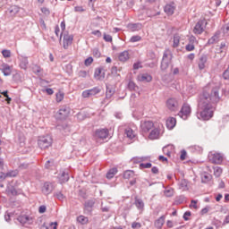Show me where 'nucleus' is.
<instances>
[{
	"mask_svg": "<svg viewBox=\"0 0 229 229\" xmlns=\"http://www.w3.org/2000/svg\"><path fill=\"white\" fill-rule=\"evenodd\" d=\"M221 84H209L200 94L198 102L197 117L202 121H209L214 117V103L221 100Z\"/></svg>",
	"mask_w": 229,
	"mask_h": 229,
	"instance_id": "1",
	"label": "nucleus"
},
{
	"mask_svg": "<svg viewBox=\"0 0 229 229\" xmlns=\"http://www.w3.org/2000/svg\"><path fill=\"white\" fill-rule=\"evenodd\" d=\"M191 106L189 104H183L178 115L179 117H181V119H183V121H187V119L191 117Z\"/></svg>",
	"mask_w": 229,
	"mask_h": 229,
	"instance_id": "2",
	"label": "nucleus"
},
{
	"mask_svg": "<svg viewBox=\"0 0 229 229\" xmlns=\"http://www.w3.org/2000/svg\"><path fill=\"white\" fill-rule=\"evenodd\" d=\"M70 114H71V108H69L68 106H64L57 112L56 119H59V121H64V119H67V117H69Z\"/></svg>",
	"mask_w": 229,
	"mask_h": 229,
	"instance_id": "3",
	"label": "nucleus"
},
{
	"mask_svg": "<svg viewBox=\"0 0 229 229\" xmlns=\"http://www.w3.org/2000/svg\"><path fill=\"white\" fill-rule=\"evenodd\" d=\"M208 158L212 164L216 165H221L224 161V156L220 153H210Z\"/></svg>",
	"mask_w": 229,
	"mask_h": 229,
	"instance_id": "4",
	"label": "nucleus"
},
{
	"mask_svg": "<svg viewBox=\"0 0 229 229\" xmlns=\"http://www.w3.org/2000/svg\"><path fill=\"white\" fill-rule=\"evenodd\" d=\"M72 40H74V36H72V34L64 33L63 38L64 49H69V47L72 46Z\"/></svg>",
	"mask_w": 229,
	"mask_h": 229,
	"instance_id": "5",
	"label": "nucleus"
},
{
	"mask_svg": "<svg viewBox=\"0 0 229 229\" xmlns=\"http://www.w3.org/2000/svg\"><path fill=\"white\" fill-rule=\"evenodd\" d=\"M99 92H101V89H99L98 87H95L91 89H86L84 91H82V98H92V96H96L98 94H99Z\"/></svg>",
	"mask_w": 229,
	"mask_h": 229,
	"instance_id": "6",
	"label": "nucleus"
},
{
	"mask_svg": "<svg viewBox=\"0 0 229 229\" xmlns=\"http://www.w3.org/2000/svg\"><path fill=\"white\" fill-rule=\"evenodd\" d=\"M178 100H176V98H168L166 100V108H168V110H170L171 112H176V110H178Z\"/></svg>",
	"mask_w": 229,
	"mask_h": 229,
	"instance_id": "7",
	"label": "nucleus"
},
{
	"mask_svg": "<svg viewBox=\"0 0 229 229\" xmlns=\"http://www.w3.org/2000/svg\"><path fill=\"white\" fill-rule=\"evenodd\" d=\"M95 135L98 139L105 140L106 139H108L110 131H108V129H98L96 131Z\"/></svg>",
	"mask_w": 229,
	"mask_h": 229,
	"instance_id": "8",
	"label": "nucleus"
},
{
	"mask_svg": "<svg viewBox=\"0 0 229 229\" xmlns=\"http://www.w3.org/2000/svg\"><path fill=\"white\" fill-rule=\"evenodd\" d=\"M205 31V21H199L194 29H193V33L195 35H201Z\"/></svg>",
	"mask_w": 229,
	"mask_h": 229,
	"instance_id": "9",
	"label": "nucleus"
},
{
	"mask_svg": "<svg viewBox=\"0 0 229 229\" xmlns=\"http://www.w3.org/2000/svg\"><path fill=\"white\" fill-rule=\"evenodd\" d=\"M125 135L127 139H129L132 142H135V140H137V131L131 127H127L125 129Z\"/></svg>",
	"mask_w": 229,
	"mask_h": 229,
	"instance_id": "10",
	"label": "nucleus"
},
{
	"mask_svg": "<svg viewBox=\"0 0 229 229\" xmlns=\"http://www.w3.org/2000/svg\"><path fill=\"white\" fill-rule=\"evenodd\" d=\"M153 126H155V123L149 120L143 121L140 123L141 131H143V133H148V131H149Z\"/></svg>",
	"mask_w": 229,
	"mask_h": 229,
	"instance_id": "11",
	"label": "nucleus"
},
{
	"mask_svg": "<svg viewBox=\"0 0 229 229\" xmlns=\"http://www.w3.org/2000/svg\"><path fill=\"white\" fill-rule=\"evenodd\" d=\"M18 60L20 62L21 69H23V71H26V69H28V65L30 64V62L28 61V56L19 55H18Z\"/></svg>",
	"mask_w": 229,
	"mask_h": 229,
	"instance_id": "12",
	"label": "nucleus"
},
{
	"mask_svg": "<svg viewBox=\"0 0 229 229\" xmlns=\"http://www.w3.org/2000/svg\"><path fill=\"white\" fill-rule=\"evenodd\" d=\"M174 10H176V4L170 3L165 5L164 12L166 15H173L174 13Z\"/></svg>",
	"mask_w": 229,
	"mask_h": 229,
	"instance_id": "13",
	"label": "nucleus"
},
{
	"mask_svg": "<svg viewBox=\"0 0 229 229\" xmlns=\"http://www.w3.org/2000/svg\"><path fill=\"white\" fill-rule=\"evenodd\" d=\"M38 144H53V137L51 135L39 136L38 138Z\"/></svg>",
	"mask_w": 229,
	"mask_h": 229,
	"instance_id": "14",
	"label": "nucleus"
},
{
	"mask_svg": "<svg viewBox=\"0 0 229 229\" xmlns=\"http://www.w3.org/2000/svg\"><path fill=\"white\" fill-rule=\"evenodd\" d=\"M208 60V55H200L198 62L199 71H203V69H205Z\"/></svg>",
	"mask_w": 229,
	"mask_h": 229,
	"instance_id": "15",
	"label": "nucleus"
},
{
	"mask_svg": "<svg viewBox=\"0 0 229 229\" xmlns=\"http://www.w3.org/2000/svg\"><path fill=\"white\" fill-rule=\"evenodd\" d=\"M0 71H2L4 76H10L12 74V67L8 64H2L0 65Z\"/></svg>",
	"mask_w": 229,
	"mask_h": 229,
	"instance_id": "16",
	"label": "nucleus"
},
{
	"mask_svg": "<svg viewBox=\"0 0 229 229\" xmlns=\"http://www.w3.org/2000/svg\"><path fill=\"white\" fill-rule=\"evenodd\" d=\"M54 190V186L52 183L50 182H46L45 184H43L42 186V193L45 195H49L51 194V192Z\"/></svg>",
	"mask_w": 229,
	"mask_h": 229,
	"instance_id": "17",
	"label": "nucleus"
},
{
	"mask_svg": "<svg viewBox=\"0 0 229 229\" xmlns=\"http://www.w3.org/2000/svg\"><path fill=\"white\" fill-rule=\"evenodd\" d=\"M127 29L129 31H131V32L140 31V30H142V24L141 23H129L127 25Z\"/></svg>",
	"mask_w": 229,
	"mask_h": 229,
	"instance_id": "18",
	"label": "nucleus"
},
{
	"mask_svg": "<svg viewBox=\"0 0 229 229\" xmlns=\"http://www.w3.org/2000/svg\"><path fill=\"white\" fill-rule=\"evenodd\" d=\"M165 126L167 130H173L176 126V118L169 117L166 119Z\"/></svg>",
	"mask_w": 229,
	"mask_h": 229,
	"instance_id": "19",
	"label": "nucleus"
},
{
	"mask_svg": "<svg viewBox=\"0 0 229 229\" xmlns=\"http://www.w3.org/2000/svg\"><path fill=\"white\" fill-rule=\"evenodd\" d=\"M148 139H150V140H157V139H160V131L157 128L153 129L148 135Z\"/></svg>",
	"mask_w": 229,
	"mask_h": 229,
	"instance_id": "20",
	"label": "nucleus"
},
{
	"mask_svg": "<svg viewBox=\"0 0 229 229\" xmlns=\"http://www.w3.org/2000/svg\"><path fill=\"white\" fill-rule=\"evenodd\" d=\"M165 216H161L158 219L154 222V226L157 229H162L165 224Z\"/></svg>",
	"mask_w": 229,
	"mask_h": 229,
	"instance_id": "21",
	"label": "nucleus"
},
{
	"mask_svg": "<svg viewBox=\"0 0 229 229\" xmlns=\"http://www.w3.org/2000/svg\"><path fill=\"white\" fill-rule=\"evenodd\" d=\"M118 60L120 62H128L130 60V53L127 50L121 52L118 55Z\"/></svg>",
	"mask_w": 229,
	"mask_h": 229,
	"instance_id": "22",
	"label": "nucleus"
},
{
	"mask_svg": "<svg viewBox=\"0 0 229 229\" xmlns=\"http://www.w3.org/2000/svg\"><path fill=\"white\" fill-rule=\"evenodd\" d=\"M151 80H153V77H151V75L148 74V73H143L138 76V81H145L147 83H149V81H151Z\"/></svg>",
	"mask_w": 229,
	"mask_h": 229,
	"instance_id": "23",
	"label": "nucleus"
},
{
	"mask_svg": "<svg viewBox=\"0 0 229 229\" xmlns=\"http://www.w3.org/2000/svg\"><path fill=\"white\" fill-rule=\"evenodd\" d=\"M172 59H173V54L171 53V50H169V49L165 50V52L163 54L162 61L171 63Z\"/></svg>",
	"mask_w": 229,
	"mask_h": 229,
	"instance_id": "24",
	"label": "nucleus"
},
{
	"mask_svg": "<svg viewBox=\"0 0 229 229\" xmlns=\"http://www.w3.org/2000/svg\"><path fill=\"white\" fill-rule=\"evenodd\" d=\"M19 222L25 225V224H31L32 223V218H30L28 216H22L19 217Z\"/></svg>",
	"mask_w": 229,
	"mask_h": 229,
	"instance_id": "25",
	"label": "nucleus"
},
{
	"mask_svg": "<svg viewBox=\"0 0 229 229\" xmlns=\"http://www.w3.org/2000/svg\"><path fill=\"white\" fill-rule=\"evenodd\" d=\"M4 178H15L17 175H19V171L18 170H13L10 171L7 174H3Z\"/></svg>",
	"mask_w": 229,
	"mask_h": 229,
	"instance_id": "26",
	"label": "nucleus"
},
{
	"mask_svg": "<svg viewBox=\"0 0 229 229\" xmlns=\"http://www.w3.org/2000/svg\"><path fill=\"white\" fill-rule=\"evenodd\" d=\"M115 93V89H114L111 86H106V98L110 99L112 95Z\"/></svg>",
	"mask_w": 229,
	"mask_h": 229,
	"instance_id": "27",
	"label": "nucleus"
},
{
	"mask_svg": "<svg viewBox=\"0 0 229 229\" xmlns=\"http://www.w3.org/2000/svg\"><path fill=\"white\" fill-rule=\"evenodd\" d=\"M117 172H118V170H117L116 167H114V168L110 169V170L107 172V174H106V178H107V179H112V178H114V177L116 175Z\"/></svg>",
	"mask_w": 229,
	"mask_h": 229,
	"instance_id": "28",
	"label": "nucleus"
},
{
	"mask_svg": "<svg viewBox=\"0 0 229 229\" xmlns=\"http://www.w3.org/2000/svg\"><path fill=\"white\" fill-rule=\"evenodd\" d=\"M213 173L216 178H219L223 174V168L220 166H215L213 167Z\"/></svg>",
	"mask_w": 229,
	"mask_h": 229,
	"instance_id": "29",
	"label": "nucleus"
},
{
	"mask_svg": "<svg viewBox=\"0 0 229 229\" xmlns=\"http://www.w3.org/2000/svg\"><path fill=\"white\" fill-rule=\"evenodd\" d=\"M61 183H65L69 181V174L66 172H62L60 175Z\"/></svg>",
	"mask_w": 229,
	"mask_h": 229,
	"instance_id": "30",
	"label": "nucleus"
},
{
	"mask_svg": "<svg viewBox=\"0 0 229 229\" xmlns=\"http://www.w3.org/2000/svg\"><path fill=\"white\" fill-rule=\"evenodd\" d=\"M128 89H129V90H131V91H134V92H137L138 90H139V86H137L136 84H135V82H133V81H129V83H128Z\"/></svg>",
	"mask_w": 229,
	"mask_h": 229,
	"instance_id": "31",
	"label": "nucleus"
},
{
	"mask_svg": "<svg viewBox=\"0 0 229 229\" xmlns=\"http://www.w3.org/2000/svg\"><path fill=\"white\" fill-rule=\"evenodd\" d=\"M8 12L11 15H15L16 13H19V7L17 5H12Z\"/></svg>",
	"mask_w": 229,
	"mask_h": 229,
	"instance_id": "32",
	"label": "nucleus"
},
{
	"mask_svg": "<svg viewBox=\"0 0 229 229\" xmlns=\"http://www.w3.org/2000/svg\"><path fill=\"white\" fill-rule=\"evenodd\" d=\"M77 221H78V223L86 225L89 223V218L81 215V216H78Z\"/></svg>",
	"mask_w": 229,
	"mask_h": 229,
	"instance_id": "33",
	"label": "nucleus"
},
{
	"mask_svg": "<svg viewBox=\"0 0 229 229\" xmlns=\"http://www.w3.org/2000/svg\"><path fill=\"white\" fill-rule=\"evenodd\" d=\"M180 35L175 34L174 36V43H173V47H178L180 46Z\"/></svg>",
	"mask_w": 229,
	"mask_h": 229,
	"instance_id": "34",
	"label": "nucleus"
},
{
	"mask_svg": "<svg viewBox=\"0 0 229 229\" xmlns=\"http://www.w3.org/2000/svg\"><path fill=\"white\" fill-rule=\"evenodd\" d=\"M133 176H134V172L131 170H128L123 173L124 179H131V178H133Z\"/></svg>",
	"mask_w": 229,
	"mask_h": 229,
	"instance_id": "35",
	"label": "nucleus"
},
{
	"mask_svg": "<svg viewBox=\"0 0 229 229\" xmlns=\"http://www.w3.org/2000/svg\"><path fill=\"white\" fill-rule=\"evenodd\" d=\"M135 206L138 209H143L144 203H143L142 199H135Z\"/></svg>",
	"mask_w": 229,
	"mask_h": 229,
	"instance_id": "36",
	"label": "nucleus"
},
{
	"mask_svg": "<svg viewBox=\"0 0 229 229\" xmlns=\"http://www.w3.org/2000/svg\"><path fill=\"white\" fill-rule=\"evenodd\" d=\"M2 55H3L4 58H10V56H12V51H10L8 49H4V50H2Z\"/></svg>",
	"mask_w": 229,
	"mask_h": 229,
	"instance_id": "37",
	"label": "nucleus"
},
{
	"mask_svg": "<svg viewBox=\"0 0 229 229\" xmlns=\"http://www.w3.org/2000/svg\"><path fill=\"white\" fill-rule=\"evenodd\" d=\"M171 64V63L168 62V61H162V62H161V70H162V71L167 70V68L169 67V64Z\"/></svg>",
	"mask_w": 229,
	"mask_h": 229,
	"instance_id": "38",
	"label": "nucleus"
},
{
	"mask_svg": "<svg viewBox=\"0 0 229 229\" xmlns=\"http://www.w3.org/2000/svg\"><path fill=\"white\" fill-rule=\"evenodd\" d=\"M190 208H194L195 210H198L199 207H198V201L191 199V204H190Z\"/></svg>",
	"mask_w": 229,
	"mask_h": 229,
	"instance_id": "39",
	"label": "nucleus"
},
{
	"mask_svg": "<svg viewBox=\"0 0 229 229\" xmlns=\"http://www.w3.org/2000/svg\"><path fill=\"white\" fill-rule=\"evenodd\" d=\"M141 37L140 36H139V35H136V36H132L131 38V39H130V42H140V40H141Z\"/></svg>",
	"mask_w": 229,
	"mask_h": 229,
	"instance_id": "40",
	"label": "nucleus"
},
{
	"mask_svg": "<svg viewBox=\"0 0 229 229\" xmlns=\"http://www.w3.org/2000/svg\"><path fill=\"white\" fill-rule=\"evenodd\" d=\"M101 72H102V69L101 68L96 69L95 73H94V77L98 78V80H100Z\"/></svg>",
	"mask_w": 229,
	"mask_h": 229,
	"instance_id": "41",
	"label": "nucleus"
},
{
	"mask_svg": "<svg viewBox=\"0 0 229 229\" xmlns=\"http://www.w3.org/2000/svg\"><path fill=\"white\" fill-rule=\"evenodd\" d=\"M64 95L62 92L56 93V101H57V103H60V102L64 101Z\"/></svg>",
	"mask_w": 229,
	"mask_h": 229,
	"instance_id": "42",
	"label": "nucleus"
},
{
	"mask_svg": "<svg viewBox=\"0 0 229 229\" xmlns=\"http://www.w3.org/2000/svg\"><path fill=\"white\" fill-rule=\"evenodd\" d=\"M140 169H149V168H151V164L150 163H141V164H140Z\"/></svg>",
	"mask_w": 229,
	"mask_h": 229,
	"instance_id": "43",
	"label": "nucleus"
},
{
	"mask_svg": "<svg viewBox=\"0 0 229 229\" xmlns=\"http://www.w3.org/2000/svg\"><path fill=\"white\" fill-rule=\"evenodd\" d=\"M147 56L148 58H150V60H155L157 58V55H155V52L152 50L148 51Z\"/></svg>",
	"mask_w": 229,
	"mask_h": 229,
	"instance_id": "44",
	"label": "nucleus"
},
{
	"mask_svg": "<svg viewBox=\"0 0 229 229\" xmlns=\"http://www.w3.org/2000/svg\"><path fill=\"white\" fill-rule=\"evenodd\" d=\"M223 31H224V35L228 37V35H229V23L224 25Z\"/></svg>",
	"mask_w": 229,
	"mask_h": 229,
	"instance_id": "45",
	"label": "nucleus"
},
{
	"mask_svg": "<svg viewBox=\"0 0 229 229\" xmlns=\"http://www.w3.org/2000/svg\"><path fill=\"white\" fill-rule=\"evenodd\" d=\"M219 38L217 34H215L211 38L208 39V44H214Z\"/></svg>",
	"mask_w": 229,
	"mask_h": 229,
	"instance_id": "46",
	"label": "nucleus"
},
{
	"mask_svg": "<svg viewBox=\"0 0 229 229\" xmlns=\"http://www.w3.org/2000/svg\"><path fill=\"white\" fill-rule=\"evenodd\" d=\"M141 224L138 222H132L131 223V229H140Z\"/></svg>",
	"mask_w": 229,
	"mask_h": 229,
	"instance_id": "47",
	"label": "nucleus"
},
{
	"mask_svg": "<svg viewBox=\"0 0 229 229\" xmlns=\"http://www.w3.org/2000/svg\"><path fill=\"white\" fill-rule=\"evenodd\" d=\"M185 48L186 51H194L195 49L194 45L192 43H189L188 45H186Z\"/></svg>",
	"mask_w": 229,
	"mask_h": 229,
	"instance_id": "48",
	"label": "nucleus"
},
{
	"mask_svg": "<svg viewBox=\"0 0 229 229\" xmlns=\"http://www.w3.org/2000/svg\"><path fill=\"white\" fill-rule=\"evenodd\" d=\"M104 40L106 42H112V36L111 35H108L106 33H104Z\"/></svg>",
	"mask_w": 229,
	"mask_h": 229,
	"instance_id": "49",
	"label": "nucleus"
},
{
	"mask_svg": "<svg viewBox=\"0 0 229 229\" xmlns=\"http://www.w3.org/2000/svg\"><path fill=\"white\" fill-rule=\"evenodd\" d=\"M224 80H229V67L223 72Z\"/></svg>",
	"mask_w": 229,
	"mask_h": 229,
	"instance_id": "50",
	"label": "nucleus"
},
{
	"mask_svg": "<svg viewBox=\"0 0 229 229\" xmlns=\"http://www.w3.org/2000/svg\"><path fill=\"white\" fill-rule=\"evenodd\" d=\"M187 157V152L185 150H182L181 151V156H180V158L182 161L185 160Z\"/></svg>",
	"mask_w": 229,
	"mask_h": 229,
	"instance_id": "51",
	"label": "nucleus"
},
{
	"mask_svg": "<svg viewBox=\"0 0 229 229\" xmlns=\"http://www.w3.org/2000/svg\"><path fill=\"white\" fill-rule=\"evenodd\" d=\"M191 212L187 211L186 213L183 214V220L188 221L189 217H191Z\"/></svg>",
	"mask_w": 229,
	"mask_h": 229,
	"instance_id": "52",
	"label": "nucleus"
},
{
	"mask_svg": "<svg viewBox=\"0 0 229 229\" xmlns=\"http://www.w3.org/2000/svg\"><path fill=\"white\" fill-rule=\"evenodd\" d=\"M92 62H94V59L92 57H88L86 60H85V65L89 66L92 64Z\"/></svg>",
	"mask_w": 229,
	"mask_h": 229,
	"instance_id": "53",
	"label": "nucleus"
},
{
	"mask_svg": "<svg viewBox=\"0 0 229 229\" xmlns=\"http://www.w3.org/2000/svg\"><path fill=\"white\" fill-rule=\"evenodd\" d=\"M92 35H95V37H98V38H100V37H102L101 31L100 30H93L91 32Z\"/></svg>",
	"mask_w": 229,
	"mask_h": 229,
	"instance_id": "54",
	"label": "nucleus"
},
{
	"mask_svg": "<svg viewBox=\"0 0 229 229\" xmlns=\"http://www.w3.org/2000/svg\"><path fill=\"white\" fill-rule=\"evenodd\" d=\"M45 92H47V94H48V96H53V94H55V91L51 88L46 89Z\"/></svg>",
	"mask_w": 229,
	"mask_h": 229,
	"instance_id": "55",
	"label": "nucleus"
},
{
	"mask_svg": "<svg viewBox=\"0 0 229 229\" xmlns=\"http://www.w3.org/2000/svg\"><path fill=\"white\" fill-rule=\"evenodd\" d=\"M47 210V207L46 206H40L38 208V212L39 214H44Z\"/></svg>",
	"mask_w": 229,
	"mask_h": 229,
	"instance_id": "56",
	"label": "nucleus"
},
{
	"mask_svg": "<svg viewBox=\"0 0 229 229\" xmlns=\"http://www.w3.org/2000/svg\"><path fill=\"white\" fill-rule=\"evenodd\" d=\"M55 196H56V198H57L58 199H60V200H64V195L63 193H61V192H57V193L55 194Z\"/></svg>",
	"mask_w": 229,
	"mask_h": 229,
	"instance_id": "57",
	"label": "nucleus"
},
{
	"mask_svg": "<svg viewBox=\"0 0 229 229\" xmlns=\"http://www.w3.org/2000/svg\"><path fill=\"white\" fill-rule=\"evenodd\" d=\"M93 55H94V56H97V58H99L101 56V52L98 49H95L93 51Z\"/></svg>",
	"mask_w": 229,
	"mask_h": 229,
	"instance_id": "58",
	"label": "nucleus"
},
{
	"mask_svg": "<svg viewBox=\"0 0 229 229\" xmlns=\"http://www.w3.org/2000/svg\"><path fill=\"white\" fill-rule=\"evenodd\" d=\"M195 42H196V37L191 36L189 38V44H193L194 45Z\"/></svg>",
	"mask_w": 229,
	"mask_h": 229,
	"instance_id": "59",
	"label": "nucleus"
},
{
	"mask_svg": "<svg viewBox=\"0 0 229 229\" xmlns=\"http://www.w3.org/2000/svg\"><path fill=\"white\" fill-rule=\"evenodd\" d=\"M74 11L81 13V12H85V9H83L82 6H75Z\"/></svg>",
	"mask_w": 229,
	"mask_h": 229,
	"instance_id": "60",
	"label": "nucleus"
},
{
	"mask_svg": "<svg viewBox=\"0 0 229 229\" xmlns=\"http://www.w3.org/2000/svg\"><path fill=\"white\" fill-rule=\"evenodd\" d=\"M151 172H152V174H158V168H157V166H153V167L151 168Z\"/></svg>",
	"mask_w": 229,
	"mask_h": 229,
	"instance_id": "61",
	"label": "nucleus"
},
{
	"mask_svg": "<svg viewBox=\"0 0 229 229\" xmlns=\"http://www.w3.org/2000/svg\"><path fill=\"white\" fill-rule=\"evenodd\" d=\"M55 33L56 37H58V35H60V27L58 25L55 26Z\"/></svg>",
	"mask_w": 229,
	"mask_h": 229,
	"instance_id": "62",
	"label": "nucleus"
},
{
	"mask_svg": "<svg viewBox=\"0 0 229 229\" xmlns=\"http://www.w3.org/2000/svg\"><path fill=\"white\" fill-rule=\"evenodd\" d=\"M111 73L112 74H117V66H113L111 69Z\"/></svg>",
	"mask_w": 229,
	"mask_h": 229,
	"instance_id": "63",
	"label": "nucleus"
},
{
	"mask_svg": "<svg viewBox=\"0 0 229 229\" xmlns=\"http://www.w3.org/2000/svg\"><path fill=\"white\" fill-rule=\"evenodd\" d=\"M208 211H209V208H202V210H201V215H202V216H203V215H206V214L208 213Z\"/></svg>",
	"mask_w": 229,
	"mask_h": 229,
	"instance_id": "64",
	"label": "nucleus"
}]
</instances>
